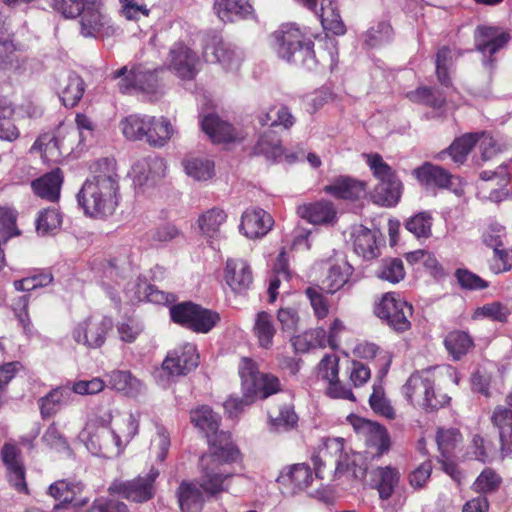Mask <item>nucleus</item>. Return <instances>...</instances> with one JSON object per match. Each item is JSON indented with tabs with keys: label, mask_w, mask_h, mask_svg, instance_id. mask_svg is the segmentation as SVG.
Masks as SVG:
<instances>
[{
	"label": "nucleus",
	"mask_w": 512,
	"mask_h": 512,
	"mask_svg": "<svg viewBox=\"0 0 512 512\" xmlns=\"http://www.w3.org/2000/svg\"><path fill=\"white\" fill-rule=\"evenodd\" d=\"M405 228L417 238H428L432 234V217L428 212H420L406 220Z\"/></svg>",
	"instance_id": "nucleus-63"
},
{
	"label": "nucleus",
	"mask_w": 512,
	"mask_h": 512,
	"mask_svg": "<svg viewBox=\"0 0 512 512\" xmlns=\"http://www.w3.org/2000/svg\"><path fill=\"white\" fill-rule=\"evenodd\" d=\"M323 28L335 35H344L346 26L341 19L335 0H322L320 10L317 13Z\"/></svg>",
	"instance_id": "nucleus-38"
},
{
	"label": "nucleus",
	"mask_w": 512,
	"mask_h": 512,
	"mask_svg": "<svg viewBox=\"0 0 512 512\" xmlns=\"http://www.w3.org/2000/svg\"><path fill=\"white\" fill-rule=\"evenodd\" d=\"M201 128L213 143H231L241 140L232 124L214 114L206 115L202 119Z\"/></svg>",
	"instance_id": "nucleus-28"
},
{
	"label": "nucleus",
	"mask_w": 512,
	"mask_h": 512,
	"mask_svg": "<svg viewBox=\"0 0 512 512\" xmlns=\"http://www.w3.org/2000/svg\"><path fill=\"white\" fill-rule=\"evenodd\" d=\"M511 39L508 31L499 26L479 25L474 31L475 50L488 55L487 62L494 66L493 55L503 49Z\"/></svg>",
	"instance_id": "nucleus-12"
},
{
	"label": "nucleus",
	"mask_w": 512,
	"mask_h": 512,
	"mask_svg": "<svg viewBox=\"0 0 512 512\" xmlns=\"http://www.w3.org/2000/svg\"><path fill=\"white\" fill-rule=\"evenodd\" d=\"M200 362V355L193 343H184L169 351L162 362V369L172 377L186 376L194 371Z\"/></svg>",
	"instance_id": "nucleus-11"
},
{
	"label": "nucleus",
	"mask_w": 512,
	"mask_h": 512,
	"mask_svg": "<svg viewBox=\"0 0 512 512\" xmlns=\"http://www.w3.org/2000/svg\"><path fill=\"white\" fill-rule=\"evenodd\" d=\"M203 54L207 61L219 62L230 68L235 58V53L226 48L221 40L216 39L205 46Z\"/></svg>",
	"instance_id": "nucleus-57"
},
{
	"label": "nucleus",
	"mask_w": 512,
	"mask_h": 512,
	"mask_svg": "<svg viewBox=\"0 0 512 512\" xmlns=\"http://www.w3.org/2000/svg\"><path fill=\"white\" fill-rule=\"evenodd\" d=\"M151 116L141 114H131L124 117L120 123V129L124 137L131 141H145L147 138V130L151 125Z\"/></svg>",
	"instance_id": "nucleus-36"
},
{
	"label": "nucleus",
	"mask_w": 512,
	"mask_h": 512,
	"mask_svg": "<svg viewBox=\"0 0 512 512\" xmlns=\"http://www.w3.org/2000/svg\"><path fill=\"white\" fill-rule=\"evenodd\" d=\"M491 421L498 429L500 451L502 458L512 454V409L497 406L493 411Z\"/></svg>",
	"instance_id": "nucleus-30"
},
{
	"label": "nucleus",
	"mask_w": 512,
	"mask_h": 512,
	"mask_svg": "<svg viewBox=\"0 0 512 512\" xmlns=\"http://www.w3.org/2000/svg\"><path fill=\"white\" fill-rule=\"evenodd\" d=\"M200 467L201 475L196 483L208 499L216 498L228 490L226 481L232 476L231 473H225L208 463L200 462Z\"/></svg>",
	"instance_id": "nucleus-22"
},
{
	"label": "nucleus",
	"mask_w": 512,
	"mask_h": 512,
	"mask_svg": "<svg viewBox=\"0 0 512 512\" xmlns=\"http://www.w3.org/2000/svg\"><path fill=\"white\" fill-rule=\"evenodd\" d=\"M361 422L360 427L368 432L367 442L376 449V456H381L390 449V436L385 427L380 424L366 420Z\"/></svg>",
	"instance_id": "nucleus-43"
},
{
	"label": "nucleus",
	"mask_w": 512,
	"mask_h": 512,
	"mask_svg": "<svg viewBox=\"0 0 512 512\" xmlns=\"http://www.w3.org/2000/svg\"><path fill=\"white\" fill-rule=\"evenodd\" d=\"M224 280L233 292L245 294L253 286L254 278L250 264L241 258H228Z\"/></svg>",
	"instance_id": "nucleus-17"
},
{
	"label": "nucleus",
	"mask_w": 512,
	"mask_h": 512,
	"mask_svg": "<svg viewBox=\"0 0 512 512\" xmlns=\"http://www.w3.org/2000/svg\"><path fill=\"white\" fill-rule=\"evenodd\" d=\"M119 180L114 159L102 158L95 163L93 174L77 194L79 206L91 218L112 215L119 203Z\"/></svg>",
	"instance_id": "nucleus-2"
},
{
	"label": "nucleus",
	"mask_w": 512,
	"mask_h": 512,
	"mask_svg": "<svg viewBox=\"0 0 512 512\" xmlns=\"http://www.w3.org/2000/svg\"><path fill=\"white\" fill-rule=\"evenodd\" d=\"M254 153L273 160L282 156L283 148L280 137L273 131L263 133L254 146Z\"/></svg>",
	"instance_id": "nucleus-51"
},
{
	"label": "nucleus",
	"mask_w": 512,
	"mask_h": 512,
	"mask_svg": "<svg viewBox=\"0 0 512 512\" xmlns=\"http://www.w3.org/2000/svg\"><path fill=\"white\" fill-rule=\"evenodd\" d=\"M64 181V173L60 168L36 178L31 182L32 191L41 199L57 202L60 198V191Z\"/></svg>",
	"instance_id": "nucleus-27"
},
{
	"label": "nucleus",
	"mask_w": 512,
	"mask_h": 512,
	"mask_svg": "<svg viewBox=\"0 0 512 512\" xmlns=\"http://www.w3.org/2000/svg\"><path fill=\"white\" fill-rule=\"evenodd\" d=\"M355 353L360 358L373 360V365L377 369L380 380L387 375L392 360L390 355L380 349L378 345L369 342L360 343L356 346Z\"/></svg>",
	"instance_id": "nucleus-34"
},
{
	"label": "nucleus",
	"mask_w": 512,
	"mask_h": 512,
	"mask_svg": "<svg viewBox=\"0 0 512 512\" xmlns=\"http://www.w3.org/2000/svg\"><path fill=\"white\" fill-rule=\"evenodd\" d=\"M1 458L7 469V477L11 486L19 493L29 494L20 449L14 444L5 443L1 449Z\"/></svg>",
	"instance_id": "nucleus-16"
},
{
	"label": "nucleus",
	"mask_w": 512,
	"mask_h": 512,
	"mask_svg": "<svg viewBox=\"0 0 512 512\" xmlns=\"http://www.w3.org/2000/svg\"><path fill=\"white\" fill-rule=\"evenodd\" d=\"M62 224V215L55 208L44 209L39 212L36 220L38 234L46 235L54 233Z\"/></svg>",
	"instance_id": "nucleus-60"
},
{
	"label": "nucleus",
	"mask_w": 512,
	"mask_h": 512,
	"mask_svg": "<svg viewBox=\"0 0 512 512\" xmlns=\"http://www.w3.org/2000/svg\"><path fill=\"white\" fill-rule=\"evenodd\" d=\"M114 328L112 317L106 315H91L79 322L72 331V338L77 344L88 349L101 348L108 334Z\"/></svg>",
	"instance_id": "nucleus-9"
},
{
	"label": "nucleus",
	"mask_w": 512,
	"mask_h": 512,
	"mask_svg": "<svg viewBox=\"0 0 512 512\" xmlns=\"http://www.w3.org/2000/svg\"><path fill=\"white\" fill-rule=\"evenodd\" d=\"M274 220L261 208H248L241 216L240 231L249 239L265 236L272 228Z\"/></svg>",
	"instance_id": "nucleus-20"
},
{
	"label": "nucleus",
	"mask_w": 512,
	"mask_h": 512,
	"mask_svg": "<svg viewBox=\"0 0 512 512\" xmlns=\"http://www.w3.org/2000/svg\"><path fill=\"white\" fill-rule=\"evenodd\" d=\"M191 423L209 439L219 435L220 417L209 406L202 405L190 412Z\"/></svg>",
	"instance_id": "nucleus-33"
},
{
	"label": "nucleus",
	"mask_w": 512,
	"mask_h": 512,
	"mask_svg": "<svg viewBox=\"0 0 512 512\" xmlns=\"http://www.w3.org/2000/svg\"><path fill=\"white\" fill-rule=\"evenodd\" d=\"M510 314V309L506 304L500 301H493L477 307L474 311L473 318H483L494 322L506 323L508 322Z\"/></svg>",
	"instance_id": "nucleus-55"
},
{
	"label": "nucleus",
	"mask_w": 512,
	"mask_h": 512,
	"mask_svg": "<svg viewBox=\"0 0 512 512\" xmlns=\"http://www.w3.org/2000/svg\"><path fill=\"white\" fill-rule=\"evenodd\" d=\"M226 212L218 207L211 208L198 218V226L204 235L213 237L219 232L221 225L226 221Z\"/></svg>",
	"instance_id": "nucleus-53"
},
{
	"label": "nucleus",
	"mask_w": 512,
	"mask_h": 512,
	"mask_svg": "<svg viewBox=\"0 0 512 512\" xmlns=\"http://www.w3.org/2000/svg\"><path fill=\"white\" fill-rule=\"evenodd\" d=\"M159 470L152 467L145 476H138L132 480H114L108 488L111 495H119L129 501L144 503L154 498L156 494L155 482Z\"/></svg>",
	"instance_id": "nucleus-10"
},
{
	"label": "nucleus",
	"mask_w": 512,
	"mask_h": 512,
	"mask_svg": "<svg viewBox=\"0 0 512 512\" xmlns=\"http://www.w3.org/2000/svg\"><path fill=\"white\" fill-rule=\"evenodd\" d=\"M101 3L97 0H90L86 3L85 7L81 10V14L77 17L80 18V33L85 37H98L108 35L110 26L109 20L101 11Z\"/></svg>",
	"instance_id": "nucleus-15"
},
{
	"label": "nucleus",
	"mask_w": 512,
	"mask_h": 512,
	"mask_svg": "<svg viewBox=\"0 0 512 512\" xmlns=\"http://www.w3.org/2000/svg\"><path fill=\"white\" fill-rule=\"evenodd\" d=\"M109 384L117 391L132 395L137 391L140 382L130 371L115 370L109 374Z\"/></svg>",
	"instance_id": "nucleus-59"
},
{
	"label": "nucleus",
	"mask_w": 512,
	"mask_h": 512,
	"mask_svg": "<svg viewBox=\"0 0 512 512\" xmlns=\"http://www.w3.org/2000/svg\"><path fill=\"white\" fill-rule=\"evenodd\" d=\"M457 370L451 365L435 366L412 373L402 386L405 399L414 407L433 412L450 403L447 394H436L435 387L458 384Z\"/></svg>",
	"instance_id": "nucleus-3"
},
{
	"label": "nucleus",
	"mask_w": 512,
	"mask_h": 512,
	"mask_svg": "<svg viewBox=\"0 0 512 512\" xmlns=\"http://www.w3.org/2000/svg\"><path fill=\"white\" fill-rule=\"evenodd\" d=\"M375 275L382 281L397 284L406 276L404 262L397 257L383 258L375 270Z\"/></svg>",
	"instance_id": "nucleus-41"
},
{
	"label": "nucleus",
	"mask_w": 512,
	"mask_h": 512,
	"mask_svg": "<svg viewBox=\"0 0 512 512\" xmlns=\"http://www.w3.org/2000/svg\"><path fill=\"white\" fill-rule=\"evenodd\" d=\"M270 38L278 57L297 67L314 70L322 65L333 70L338 64V51L334 40L325 43L327 54L317 57L311 35L295 23L282 24Z\"/></svg>",
	"instance_id": "nucleus-1"
},
{
	"label": "nucleus",
	"mask_w": 512,
	"mask_h": 512,
	"mask_svg": "<svg viewBox=\"0 0 512 512\" xmlns=\"http://www.w3.org/2000/svg\"><path fill=\"white\" fill-rule=\"evenodd\" d=\"M292 345L297 352L305 353L311 349L325 348L328 345L326 331L322 327L309 329L292 339Z\"/></svg>",
	"instance_id": "nucleus-42"
},
{
	"label": "nucleus",
	"mask_w": 512,
	"mask_h": 512,
	"mask_svg": "<svg viewBox=\"0 0 512 512\" xmlns=\"http://www.w3.org/2000/svg\"><path fill=\"white\" fill-rule=\"evenodd\" d=\"M151 125L147 130L146 143L155 148L164 147L172 138L174 128L170 120L164 116H151Z\"/></svg>",
	"instance_id": "nucleus-37"
},
{
	"label": "nucleus",
	"mask_w": 512,
	"mask_h": 512,
	"mask_svg": "<svg viewBox=\"0 0 512 512\" xmlns=\"http://www.w3.org/2000/svg\"><path fill=\"white\" fill-rule=\"evenodd\" d=\"M112 79L117 80V88L123 95L134 93H153L158 84L157 69L148 68L145 64L137 63L125 65L111 75Z\"/></svg>",
	"instance_id": "nucleus-7"
},
{
	"label": "nucleus",
	"mask_w": 512,
	"mask_h": 512,
	"mask_svg": "<svg viewBox=\"0 0 512 512\" xmlns=\"http://www.w3.org/2000/svg\"><path fill=\"white\" fill-rule=\"evenodd\" d=\"M476 143L477 138L474 134H465L456 138L445 151H442L439 154L438 157L441 159L444 153H448L455 163L463 164Z\"/></svg>",
	"instance_id": "nucleus-49"
},
{
	"label": "nucleus",
	"mask_w": 512,
	"mask_h": 512,
	"mask_svg": "<svg viewBox=\"0 0 512 512\" xmlns=\"http://www.w3.org/2000/svg\"><path fill=\"white\" fill-rule=\"evenodd\" d=\"M181 512H200L205 504V494L195 481L183 480L176 490Z\"/></svg>",
	"instance_id": "nucleus-29"
},
{
	"label": "nucleus",
	"mask_w": 512,
	"mask_h": 512,
	"mask_svg": "<svg viewBox=\"0 0 512 512\" xmlns=\"http://www.w3.org/2000/svg\"><path fill=\"white\" fill-rule=\"evenodd\" d=\"M138 427L139 425L136 418L132 414H129L116 424L115 429H112L116 445L119 447V455L124 447L138 433Z\"/></svg>",
	"instance_id": "nucleus-52"
},
{
	"label": "nucleus",
	"mask_w": 512,
	"mask_h": 512,
	"mask_svg": "<svg viewBox=\"0 0 512 512\" xmlns=\"http://www.w3.org/2000/svg\"><path fill=\"white\" fill-rule=\"evenodd\" d=\"M79 439L95 456L110 459L119 455L113 431L101 419L88 421L79 433Z\"/></svg>",
	"instance_id": "nucleus-8"
},
{
	"label": "nucleus",
	"mask_w": 512,
	"mask_h": 512,
	"mask_svg": "<svg viewBox=\"0 0 512 512\" xmlns=\"http://www.w3.org/2000/svg\"><path fill=\"white\" fill-rule=\"evenodd\" d=\"M171 320L194 333H209L221 320L220 314L192 301L174 304L169 310Z\"/></svg>",
	"instance_id": "nucleus-4"
},
{
	"label": "nucleus",
	"mask_w": 512,
	"mask_h": 512,
	"mask_svg": "<svg viewBox=\"0 0 512 512\" xmlns=\"http://www.w3.org/2000/svg\"><path fill=\"white\" fill-rule=\"evenodd\" d=\"M350 267L347 264H335L330 267L326 278L322 281L321 289L325 293L334 294L339 291L347 282L350 276Z\"/></svg>",
	"instance_id": "nucleus-54"
},
{
	"label": "nucleus",
	"mask_w": 512,
	"mask_h": 512,
	"mask_svg": "<svg viewBox=\"0 0 512 512\" xmlns=\"http://www.w3.org/2000/svg\"><path fill=\"white\" fill-rule=\"evenodd\" d=\"M213 9L225 23L255 18V10L250 0H215Z\"/></svg>",
	"instance_id": "nucleus-23"
},
{
	"label": "nucleus",
	"mask_w": 512,
	"mask_h": 512,
	"mask_svg": "<svg viewBox=\"0 0 512 512\" xmlns=\"http://www.w3.org/2000/svg\"><path fill=\"white\" fill-rule=\"evenodd\" d=\"M381 233L364 225H356L351 232L353 249L365 260H372L380 255L379 239Z\"/></svg>",
	"instance_id": "nucleus-21"
},
{
	"label": "nucleus",
	"mask_w": 512,
	"mask_h": 512,
	"mask_svg": "<svg viewBox=\"0 0 512 512\" xmlns=\"http://www.w3.org/2000/svg\"><path fill=\"white\" fill-rule=\"evenodd\" d=\"M371 409L387 419H395L396 413L390 401L385 395V390L381 383L373 385L372 394L369 397Z\"/></svg>",
	"instance_id": "nucleus-56"
},
{
	"label": "nucleus",
	"mask_w": 512,
	"mask_h": 512,
	"mask_svg": "<svg viewBox=\"0 0 512 512\" xmlns=\"http://www.w3.org/2000/svg\"><path fill=\"white\" fill-rule=\"evenodd\" d=\"M137 297L140 301H146L157 305H167L175 302L176 297L172 293L160 290L156 285L139 281L137 283Z\"/></svg>",
	"instance_id": "nucleus-50"
},
{
	"label": "nucleus",
	"mask_w": 512,
	"mask_h": 512,
	"mask_svg": "<svg viewBox=\"0 0 512 512\" xmlns=\"http://www.w3.org/2000/svg\"><path fill=\"white\" fill-rule=\"evenodd\" d=\"M411 174L425 189H448L453 178L447 169L428 161L414 168Z\"/></svg>",
	"instance_id": "nucleus-19"
},
{
	"label": "nucleus",
	"mask_w": 512,
	"mask_h": 512,
	"mask_svg": "<svg viewBox=\"0 0 512 512\" xmlns=\"http://www.w3.org/2000/svg\"><path fill=\"white\" fill-rule=\"evenodd\" d=\"M374 314L384 321L392 330L403 333L411 328L410 318L414 309L399 293H384L375 303Z\"/></svg>",
	"instance_id": "nucleus-5"
},
{
	"label": "nucleus",
	"mask_w": 512,
	"mask_h": 512,
	"mask_svg": "<svg viewBox=\"0 0 512 512\" xmlns=\"http://www.w3.org/2000/svg\"><path fill=\"white\" fill-rule=\"evenodd\" d=\"M404 192V184L400 178L386 183H377L370 193L373 203L382 207L396 206Z\"/></svg>",
	"instance_id": "nucleus-32"
},
{
	"label": "nucleus",
	"mask_w": 512,
	"mask_h": 512,
	"mask_svg": "<svg viewBox=\"0 0 512 512\" xmlns=\"http://www.w3.org/2000/svg\"><path fill=\"white\" fill-rule=\"evenodd\" d=\"M367 184L350 176H338L323 191L337 199L355 201L366 193Z\"/></svg>",
	"instance_id": "nucleus-25"
},
{
	"label": "nucleus",
	"mask_w": 512,
	"mask_h": 512,
	"mask_svg": "<svg viewBox=\"0 0 512 512\" xmlns=\"http://www.w3.org/2000/svg\"><path fill=\"white\" fill-rule=\"evenodd\" d=\"M253 388L254 390H249L248 392L253 395L255 400L257 398L265 399L279 392L281 390V384L278 377L275 375L269 373H261L255 382V387Z\"/></svg>",
	"instance_id": "nucleus-58"
},
{
	"label": "nucleus",
	"mask_w": 512,
	"mask_h": 512,
	"mask_svg": "<svg viewBox=\"0 0 512 512\" xmlns=\"http://www.w3.org/2000/svg\"><path fill=\"white\" fill-rule=\"evenodd\" d=\"M454 52L453 50L444 45L440 47L435 56V74L438 82L444 87L452 86V79L450 77V69L453 66Z\"/></svg>",
	"instance_id": "nucleus-47"
},
{
	"label": "nucleus",
	"mask_w": 512,
	"mask_h": 512,
	"mask_svg": "<svg viewBox=\"0 0 512 512\" xmlns=\"http://www.w3.org/2000/svg\"><path fill=\"white\" fill-rule=\"evenodd\" d=\"M208 443L209 451L201 456V463H208L221 469L223 465L235 463L241 459V452L232 442L231 434L228 432H219V435L209 439Z\"/></svg>",
	"instance_id": "nucleus-13"
},
{
	"label": "nucleus",
	"mask_w": 512,
	"mask_h": 512,
	"mask_svg": "<svg viewBox=\"0 0 512 512\" xmlns=\"http://www.w3.org/2000/svg\"><path fill=\"white\" fill-rule=\"evenodd\" d=\"M313 471L308 464L297 463L284 467L276 481L288 492L296 494L307 489L313 482Z\"/></svg>",
	"instance_id": "nucleus-18"
},
{
	"label": "nucleus",
	"mask_w": 512,
	"mask_h": 512,
	"mask_svg": "<svg viewBox=\"0 0 512 512\" xmlns=\"http://www.w3.org/2000/svg\"><path fill=\"white\" fill-rule=\"evenodd\" d=\"M399 479V471L391 466L377 467L372 471V482L382 500L391 498Z\"/></svg>",
	"instance_id": "nucleus-35"
},
{
	"label": "nucleus",
	"mask_w": 512,
	"mask_h": 512,
	"mask_svg": "<svg viewBox=\"0 0 512 512\" xmlns=\"http://www.w3.org/2000/svg\"><path fill=\"white\" fill-rule=\"evenodd\" d=\"M406 97L415 104L427 106L432 109H441L446 104V96L439 88L420 86L409 91Z\"/></svg>",
	"instance_id": "nucleus-39"
},
{
	"label": "nucleus",
	"mask_w": 512,
	"mask_h": 512,
	"mask_svg": "<svg viewBox=\"0 0 512 512\" xmlns=\"http://www.w3.org/2000/svg\"><path fill=\"white\" fill-rule=\"evenodd\" d=\"M291 278V273L288 267V259L285 251H281L277 256V259L273 268V275L269 280L268 285V295L269 303H274L278 296V289L280 287L281 281H289Z\"/></svg>",
	"instance_id": "nucleus-45"
},
{
	"label": "nucleus",
	"mask_w": 512,
	"mask_h": 512,
	"mask_svg": "<svg viewBox=\"0 0 512 512\" xmlns=\"http://www.w3.org/2000/svg\"><path fill=\"white\" fill-rule=\"evenodd\" d=\"M315 476L324 479L328 475L340 477L350 467V457L344 450L342 438H328L317 454L313 455Z\"/></svg>",
	"instance_id": "nucleus-6"
},
{
	"label": "nucleus",
	"mask_w": 512,
	"mask_h": 512,
	"mask_svg": "<svg viewBox=\"0 0 512 512\" xmlns=\"http://www.w3.org/2000/svg\"><path fill=\"white\" fill-rule=\"evenodd\" d=\"M444 345L449 354L455 360H459L462 356L468 353L474 343L468 333L456 330L447 334L444 339Z\"/></svg>",
	"instance_id": "nucleus-48"
},
{
	"label": "nucleus",
	"mask_w": 512,
	"mask_h": 512,
	"mask_svg": "<svg viewBox=\"0 0 512 512\" xmlns=\"http://www.w3.org/2000/svg\"><path fill=\"white\" fill-rule=\"evenodd\" d=\"M74 400L69 387L58 386L51 389L46 395L37 401L42 419H49L55 416L65 406L70 405Z\"/></svg>",
	"instance_id": "nucleus-26"
},
{
	"label": "nucleus",
	"mask_w": 512,
	"mask_h": 512,
	"mask_svg": "<svg viewBox=\"0 0 512 512\" xmlns=\"http://www.w3.org/2000/svg\"><path fill=\"white\" fill-rule=\"evenodd\" d=\"M86 89V84L81 76L75 72H69L59 81V97L67 108L78 105Z\"/></svg>",
	"instance_id": "nucleus-31"
},
{
	"label": "nucleus",
	"mask_w": 512,
	"mask_h": 512,
	"mask_svg": "<svg viewBox=\"0 0 512 512\" xmlns=\"http://www.w3.org/2000/svg\"><path fill=\"white\" fill-rule=\"evenodd\" d=\"M199 57L191 48L183 42L173 44L168 55V67L179 78L193 80L197 73Z\"/></svg>",
	"instance_id": "nucleus-14"
},
{
	"label": "nucleus",
	"mask_w": 512,
	"mask_h": 512,
	"mask_svg": "<svg viewBox=\"0 0 512 512\" xmlns=\"http://www.w3.org/2000/svg\"><path fill=\"white\" fill-rule=\"evenodd\" d=\"M297 214L313 225H333L337 221L335 205L329 200L299 205Z\"/></svg>",
	"instance_id": "nucleus-24"
},
{
	"label": "nucleus",
	"mask_w": 512,
	"mask_h": 512,
	"mask_svg": "<svg viewBox=\"0 0 512 512\" xmlns=\"http://www.w3.org/2000/svg\"><path fill=\"white\" fill-rule=\"evenodd\" d=\"M363 156L377 183H386L399 178L397 171L385 162L379 153H368Z\"/></svg>",
	"instance_id": "nucleus-46"
},
{
	"label": "nucleus",
	"mask_w": 512,
	"mask_h": 512,
	"mask_svg": "<svg viewBox=\"0 0 512 512\" xmlns=\"http://www.w3.org/2000/svg\"><path fill=\"white\" fill-rule=\"evenodd\" d=\"M324 292L325 290L320 286H309L305 289V295L318 319L326 318L330 310V303L324 296Z\"/></svg>",
	"instance_id": "nucleus-62"
},
{
	"label": "nucleus",
	"mask_w": 512,
	"mask_h": 512,
	"mask_svg": "<svg viewBox=\"0 0 512 512\" xmlns=\"http://www.w3.org/2000/svg\"><path fill=\"white\" fill-rule=\"evenodd\" d=\"M253 334L257 338V342L261 348L270 349L273 346L276 328L270 313L266 311L257 313L253 326Z\"/></svg>",
	"instance_id": "nucleus-40"
},
{
	"label": "nucleus",
	"mask_w": 512,
	"mask_h": 512,
	"mask_svg": "<svg viewBox=\"0 0 512 512\" xmlns=\"http://www.w3.org/2000/svg\"><path fill=\"white\" fill-rule=\"evenodd\" d=\"M183 164L187 175L198 181L208 180L214 174V163L207 159H187Z\"/></svg>",
	"instance_id": "nucleus-61"
},
{
	"label": "nucleus",
	"mask_w": 512,
	"mask_h": 512,
	"mask_svg": "<svg viewBox=\"0 0 512 512\" xmlns=\"http://www.w3.org/2000/svg\"><path fill=\"white\" fill-rule=\"evenodd\" d=\"M259 122L262 126H283L288 129L293 126L294 117L287 107L281 106L277 110L271 108L268 112L262 114L259 117Z\"/></svg>",
	"instance_id": "nucleus-64"
},
{
	"label": "nucleus",
	"mask_w": 512,
	"mask_h": 512,
	"mask_svg": "<svg viewBox=\"0 0 512 512\" xmlns=\"http://www.w3.org/2000/svg\"><path fill=\"white\" fill-rule=\"evenodd\" d=\"M30 151L39 153L45 163H56L61 158L59 141L50 133L40 135L31 146Z\"/></svg>",
	"instance_id": "nucleus-44"
}]
</instances>
